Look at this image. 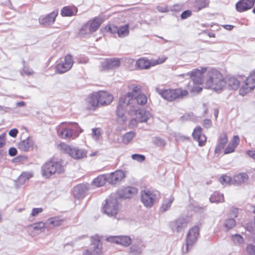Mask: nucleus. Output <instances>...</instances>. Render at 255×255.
Here are the masks:
<instances>
[{"instance_id":"1","label":"nucleus","mask_w":255,"mask_h":255,"mask_svg":"<svg viewBox=\"0 0 255 255\" xmlns=\"http://www.w3.org/2000/svg\"><path fill=\"white\" fill-rule=\"evenodd\" d=\"M226 85L223 75L216 69H211L207 73L204 87L217 92L222 91Z\"/></svg>"},{"instance_id":"2","label":"nucleus","mask_w":255,"mask_h":255,"mask_svg":"<svg viewBox=\"0 0 255 255\" xmlns=\"http://www.w3.org/2000/svg\"><path fill=\"white\" fill-rule=\"evenodd\" d=\"M82 132V129L75 122L62 123L58 131L59 136L66 139H75Z\"/></svg>"},{"instance_id":"3","label":"nucleus","mask_w":255,"mask_h":255,"mask_svg":"<svg viewBox=\"0 0 255 255\" xmlns=\"http://www.w3.org/2000/svg\"><path fill=\"white\" fill-rule=\"evenodd\" d=\"M207 71V68L202 67L200 69H195L191 72L188 73L187 75L189 76L193 82V85L189 83L187 85L186 88L188 91L191 93H199L202 90V88L200 86L204 84L203 78L204 75Z\"/></svg>"},{"instance_id":"4","label":"nucleus","mask_w":255,"mask_h":255,"mask_svg":"<svg viewBox=\"0 0 255 255\" xmlns=\"http://www.w3.org/2000/svg\"><path fill=\"white\" fill-rule=\"evenodd\" d=\"M104 213L108 216L119 219L121 217L120 205L115 198L109 197L103 206Z\"/></svg>"},{"instance_id":"5","label":"nucleus","mask_w":255,"mask_h":255,"mask_svg":"<svg viewBox=\"0 0 255 255\" xmlns=\"http://www.w3.org/2000/svg\"><path fill=\"white\" fill-rule=\"evenodd\" d=\"M159 94L164 99L169 101H172L177 99H182L187 97L189 92L187 89L178 88L174 89L163 90Z\"/></svg>"},{"instance_id":"6","label":"nucleus","mask_w":255,"mask_h":255,"mask_svg":"<svg viewBox=\"0 0 255 255\" xmlns=\"http://www.w3.org/2000/svg\"><path fill=\"white\" fill-rule=\"evenodd\" d=\"M64 170V167L60 162L49 161L43 166L42 174L43 176L47 178L56 173H62Z\"/></svg>"},{"instance_id":"7","label":"nucleus","mask_w":255,"mask_h":255,"mask_svg":"<svg viewBox=\"0 0 255 255\" xmlns=\"http://www.w3.org/2000/svg\"><path fill=\"white\" fill-rule=\"evenodd\" d=\"M91 242L92 246L91 250H85L82 255H103V244L100 237L98 236L92 237Z\"/></svg>"},{"instance_id":"8","label":"nucleus","mask_w":255,"mask_h":255,"mask_svg":"<svg viewBox=\"0 0 255 255\" xmlns=\"http://www.w3.org/2000/svg\"><path fill=\"white\" fill-rule=\"evenodd\" d=\"M104 29L111 34H117L120 38H124L129 34V24H126L118 27L115 24H109L104 27Z\"/></svg>"},{"instance_id":"9","label":"nucleus","mask_w":255,"mask_h":255,"mask_svg":"<svg viewBox=\"0 0 255 255\" xmlns=\"http://www.w3.org/2000/svg\"><path fill=\"white\" fill-rule=\"evenodd\" d=\"M130 104V102H129V100H127L125 96L120 99L116 111L118 122L122 124L126 122L127 118L125 115V113L126 111V107Z\"/></svg>"},{"instance_id":"10","label":"nucleus","mask_w":255,"mask_h":255,"mask_svg":"<svg viewBox=\"0 0 255 255\" xmlns=\"http://www.w3.org/2000/svg\"><path fill=\"white\" fill-rule=\"evenodd\" d=\"M141 92V87L135 86L132 89L131 92L128 93L125 96L127 100H129V101L134 98L136 99L139 105H144L146 104L147 99L146 96Z\"/></svg>"},{"instance_id":"11","label":"nucleus","mask_w":255,"mask_h":255,"mask_svg":"<svg viewBox=\"0 0 255 255\" xmlns=\"http://www.w3.org/2000/svg\"><path fill=\"white\" fill-rule=\"evenodd\" d=\"M64 152L75 159H82L87 156V152L83 149L72 147L69 144H60Z\"/></svg>"},{"instance_id":"12","label":"nucleus","mask_w":255,"mask_h":255,"mask_svg":"<svg viewBox=\"0 0 255 255\" xmlns=\"http://www.w3.org/2000/svg\"><path fill=\"white\" fill-rule=\"evenodd\" d=\"M73 63L74 60L72 55L67 54L65 56L64 61L56 65L55 70L59 74L64 73L72 67Z\"/></svg>"},{"instance_id":"13","label":"nucleus","mask_w":255,"mask_h":255,"mask_svg":"<svg viewBox=\"0 0 255 255\" xmlns=\"http://www.w3.org/2000/svg\"><path fill=\"white\" fill-rule=\"evenodd\" d=\"M255 88V72L250 74L239 90L241 95L245 96Z\"/></svg>"},{"instance_id":"14","label":"nucleus","mask_w":255,"mask_h":255,"mask_svg":"<svg viewBox=\"0 0 255 255\" xmlns=\"http://www.w3.org/2000/svg\"><path fill=\"white\" fill-rule=\"evenodd\" d=\"M199 235V228L196 226L190 229L187 234L186 240V252H189L191 248L196 242Z\"/></svg>"},{"instance_id":"15","label":"nucleus","mask_w":255,"mask_h":255,"mask_svg":"<svg viewBox=\"0 0 255 255\" xmlns=\"http://www.w3.org/2000/svg\"><path fill=\"white\" fill-rule=\"evenodd\" d=\"M155 197L156 195L154 193L148 189L141 192V201L146 207H151L153 205Z\"/></svg>"},{"instance_id":"16","label":"nucleus","mask_w":255,"mask_h":255,"mask_svg":"<svg viewBox=\"0 0 255 255\" xmlns=\"http://www.w3.org/2000/svg\"><path fill=\"white\" fill-rule=\"evenodd\" d=\"M121 60L119 58H107L102 63V70H113L119 67Z\"/></svg>"},{"instance_id":"17","label":"nucleus","mask_w":255,"mask_h":255,"mask_svg":"<svg viewBox=\"0 0 255 255\" xmlns=\"http://www.w3.org/2000/svg\"><path fill=\"white\" fill-rule=\"evenodd\" d=\"M126 173L122 170H116L110 173L107 178V181L110 184H116L121 182L126 177Z\"/></svg>"},{"instance_id":"18","label":"nucleus","mask_w":255,"mask_h":255,"mask_svg":"<svg viewBox=\"0 0 255 255\" xmlns=\"http://www.w3.org/2000/svg\"><path fill=\"white\" fill-rule=\"evenodd\" d=\"M58 13V10L55 9L48 14L41 16L39 19L40 23L43 25H49L54 23Z\"/></svg>"},{"instance_id":"19","label":"nucleus","mask_w":255,"mask_h":255,"mask_svg":"<svg viewBox=\"0 0 255 255\" xmlns=\"http://www.w3.org/2000/svg\"><path fill=\"white\" fill-rule=\"evenodd\" d=\"M103 20L101 18L95 17L86 23L81 29V31L82 32L88 27L90 32H95L99 28Z\"/></svg>"},{"instance_id":"20","label":"nucleus","mask_w":255,"mask_h":255,"mask_svg":"<svg viewBox=\"0 0 255 255\" xmlns=\"http://www.w3.org/2000/svg\"><path fill=\"white\" fill-rule=\"evenodd\" d=\"M137 189L131 186L125 187L119 191L120 196L125 199L133 198L137 195Z\"/></svg>"},{"instance_id":"21","label":"nucleus","mask_w":255,"mask_h":255,"mask_svg":"<svg viewBox=\"0 0 255 255\" xmlns=\"http://www.w3.org/2000/svg\"><path fill=\"white\" fill-rule=\"evenodd\" d=\"M255 0H240L236 4V10L240 12L247 11L252 8Z\"/></svg>"},{"instance_id":"22","label":"nucleus","mask_w":255,"mask_h":255,"mask_svg":"<svg viewBox=\"0 0 255 255\" xmlns=\"http://www.w3.org/2000/svg\"><path fill=\"white\" fill-rule=\"evenodd\" d=\"M108 240L113 243L128 246L131 244V239L128 236H115L108 238Z\"/></svg>"},{"instance_id":"23","label":"nucleus","mask_w":255,"mask_h":255,"mask_svg":"<svg viewBox=\"0 0 255 255\" xmlns=\"http://www.w3.org/2000/svg\"><path fill=\"white\" fill-rule=\"evenodd\" d=\"M100 104L107 105L110 104L113 100V96L107 92L100 91L97 92Z\"/></svg>"},{"instance_id":"24","label":"nucleus","mask_w":255,"mask_h":255,"mask_svg":"<svg viewBox=\"0 0 255 255\" xmlns=\"http://www.w3.org/2000/svg\"><path fill=\"white\" fill-rule=\"evenodd\" d=\"M202 128L198 126L196 127L192 132L193 139L199 142V143H205L207 141V137L202 134Z\"/></svg>"},{"instance_id":"25","label":"nucleus","mask_w":255,"mask_h":255,"mask_svg":"<svg viewBox=\"0 0 255 255\" xmlns=\"http://www.w3.org/2000/svg\"><path fill=\"white\" fill-rule=\"evenodd\" d=\"M88 190V186L83 184H78L73 189V193L77 198H83Z\"/></svg>"},{"instance_id":"26","label":"nucleus","mask_w":255,"mask_h":255,"mask_svg":"<svg viewBox=\"0 0 255 255\" xmlns=\"http://www.w3.org/2000/svg\"><path fill=\"white\" fill-rule=\"evenodd\" d=\"M87 103L89 110H95L100 105L97 93H93L88 99Z\"/></svg>"},{"instance_id":"27","label":"nucleus","mask_w":255,"mask_h":255,"mask_svg":"<svg viewBox=\"0 0 255 255\" xmlns=\"http://www.w3.org/2000/svg\"><path fill=\"white\" fill-rule=\"evenodd\" d=\"M78 8L74 5L65 6L61 10V15L63 17H70L76 15Z\"/></svg>"},{"instance_id":"28","label":"nucleus","mask_w":255,"mask_h":255,"mask_svg":"<svg viewBox=\"0 0 255 255\" xmlns=\"http://www.w3.org/2000/svg\"><path fill=\"white\" fill-rule=\"evenodd\" d=\"M135 116L139 123H145L149 119L150 114L144 109H138L135 112Z\"/></svg>"},{"instance_id":"29","label":"nucleus","mask_w":255,"mask_h":255,"mask_svg":"<svg viewBox=\"0 0 255 255\" xmlns=\"http://www.w3.org/2000/svg\"><path fill=\"white\" fill-rule=\"evenodd\" d=\"M151 63V60L149 61L146 58H141L136 61V66L141 69H148L151 66H153Z\"/></svg>"},{"instance_id":"30","label":"nucleus","mask_w":255,"mask_h":255,"mask_svg":"<svg viewBox=\"0 0 255 255\" xmlns=\"http://www.w3.org/2000/svg\"><path fill=\"white\" fill-rule=\"evenodd\" d=\"M226 84L230 89L236 90L239 88L240 82L237 77L231 76L228 78Z\"/></svg>"},{"instance_id":"31","label":"nucleus","mask_w":255,"mask_h":255,"mask_svg":"<svg viewBox=\"0 0 255 255\" xmlns=\"http://www.w3.org/2000/svg\"><path fill=\"white\" fill-rule=\"evenodd\" d=\"M65 220L60 217L56 216L50 218L47 220V223L53 227H58L63 224Z\"/></svg>"},{"instance_id":"32","label":"nucleus","mask_w":255,"mask_h":255,"mask_svg":"<svg viewBox=\"0 0 255 255\" xmlns=\"http://www.w3.org/2000/svg\"><path fill=\"white\" fill-rule=\"evenodd\" d=\"M249 176L246 173L238 174L234 177V182L235 184L240 185L248 181Z\"/></svg>"},{"instance_id":"33","label":"nucleus","mask_w":255,"mask_h":255,"mask_svg":"<svg viewBox=\"0 0 255 255\" xmlns=\"http://www.w3.org/2000/svg\"><path fill=\"white\" fill-rule=\"evenodd\" d=\"M209 4V0H195L194 7L197 11H199L207 7Z\"/></svg>"},{"instance_id":"34","label":"nucleus","mask_w":255,"mask_h":255,"mask_svg":"<svg viewBox=\"0 0 255 255\" xmlns=\"http://www.w3.org/2000/svg\"><path fill=\"white\" fill-rule=\"evenodd\" d=\"M210 200L213 203L222 202L224 201V195L218 192H215L211 196Z\"/></svg>"},{"instance_id":"35","label":"nucleus","mask_w":255,"mask_h":255,"mask_svg":"<svg viewBox=\"0 0 255 255\" xmlns=\"http://www.w3.org/2000/svg\"><path fill=\"white\" fill-rule=\"evenodd\" d=\"M33 176L31 172H23L19 176L17 180L20 183H24L26 181L28 180Z\"/></svg>"},{"instance_id":"36","label":"nucleus","mask_w":255,"mask_h":255,"mask_svg":"<svg viewBox=\"0 0 255 255\" xmlns=\"http://www.w3.org/2000/svg\"><path fill=\"white\" fill-rule=\"evenodd\" d=\"M107 178L105 175H101L95 178L93 181L94 185L100 187L103 186L106 182Z\"/></svg>"},{"instance_id":"37","label":"nucleus","mask_w":255,"mask_h":255,"mask_svg":"<svg viewBox=\"0 0 255 255\" xmlns=\"http://www.w3.org/2000/svg\"><path fill=\"white\" fill-rule=\"evenodd\" d=\"M174 200V198L173 197H170L165 200L162 204L161 210L163 212L168 210L170 208Z\"/></svg>"},{"instance_id":"38","label":"nucleus","mask_w":255,"mask_h":255,"mask_svg":"<svg viewBox=\"0 0 255 255\" xmlns=\"http://www.w3.org/2000/svg\"><path fill=\"white\" fill-rule=\"evenodd\" d=\"M176 230L177 232L187 227L188 222L185 219H179L176 221Z\"/></svg>"},{"instance_id":"39","label":"nucleus","mask_w":255,"mask_h":255,"mask_svg":"<svg viewBox=\"0 0 255 255\" xmlns=\"http://www.w3.org/2000/svg\"><path fill=\"white\" fill-rule=\"evenodd\" d=\"M135 133L134 131H129L126 133L123 137V141L124 143H129L135 137Z\"/></svg>"},{"instance_id":"40","label":"nucleus","mask_w":255,"mask_h":255,"mask_svg":"<svg viewBox=\"0 0 255 255\" xmlns=\"http://www.w3.org/2000/svg\"><path fill=\"white\" fill-rule=\"evenodd\" d=\"M168 59V57L166 56L165 55H161L158 57V58L156 60L152 59L151 60V65H152L153 66L161 64L163 63H164L166 60Z\"/></svg>"},{"instance_id":"41","label":"nucleus","mask_w":255,"mask_h":255,"mask_svg":"<svg viewBox=\"0 0 255 255\" xmlns=\"http://www.w3.org/2000/svg\"><path fill=\"white\" fill-rule=\"evenodd\" d=\"M31 226L33 227L34 230L40 231H43L46 228V223L43 222L36 223Z\"/></svg>"},{"instance_id":"42","label":"nucleus","mask_w":255,"mask_h":255,"mask_svg":"<svg viewBox=\"0 0 255 255\" xmlns=\"http://www.w3.org/2000/svg\"><path fill=\"white\" fill-rule=\"evenodd\" d=\"M236 226V221L234 219H229L225 221L224 226L227 230L232 229Z\"/></svg>"},{"instance_id":"43","label":"nucleus","mask_w":255,"mask_h":255,"mask_svg":"<svg viewBox=\"0 0 255 255\" xmlns=\"http://www.w3.org/2000/svg\"><path fill=\"white\" fill-rule=\"evenodd\" d=\"M219 181L222 184H227L231 182L232 179L230 176L223 174L219 178Z\"/></svg>"},{"instance_id":"44","label":"nucleus","mask_w":255,"mask_h":255,"mask_svg":"<svg viewBox=\"0 0 255 255\" xmlns=\"http://www.w3.org/2000/svg\"><path fill=\"white\" fill-rule=\"evenodd\" d=\"M247 255H255V246L253 244L248 245L246 248Z\"/></svg>"},{"instance_id":"45","label":"nucleus","mask_w":255,"mask_h":255,"mask_svg":"<svg viewBox=\"0 0 255 255\" xmlns=\"http://www.w3.org/2000/svg\"><path fill=\"white\" fill-rule=\"evenodd\" d=\"M102 134V129L100 128H93L92 135L93 138L98 139Z\"/></svg>"},{"instance_id":"46","label":"nucleus","mask_w":255,"mask_h":255,"mask_svg":"<svg viewBox=\"0 0 255 255\" xmlns=\"http://www.w3.org/2000/svg\"><path fill=\"white\" fill-rule=\"evenodd\" d=\"M131 157L133 160L140 162H143L145 158L144 155L138 154H133L132 155Z\"/></svg>"},{"instance_id":"47","label":"nucleus","mask_w":255,"mask_h":255,"mask_svg":"<svg viewBox=\"0 0 255 255\" xmlns=\"http://www.w3.org/2000/svg\"><path fill=\"white\" fill-rule=\"evenodd\" d=\"M139 123L138 120L136 118H132L131 119L128 123V127L130 128H136L138 124Z\"/></svg>"},{"instance_id":"48","label":"nucleus","mask_w":255,"mask_h":255,"mask_svg":"<svg viewBox=\"0 0 255 255\" xmlns=\"http://www.w3.org/2000/svg\"><path fill=\"white\" fill-rule=\"evenodd\" d=\"M236 146L235 144H229L228 146L226 147L224 151V154H228L233 152L235 150Z\"/></svg>"},{"instance_id":"49","label":"nucleus","mask_w":255,"mask_h":255,"mask_svg":"<svg viewBox=\"0 0 255 255\" xmlns=\"http://www.w3.org/2000/svg\"><path fill=\"white\" fill-rule=\"evenodd\" d=\"M228 141L227 135L226 133H222L219 137V143H227Z\"/></svg>"},{"instance_id":"50","label":"nucleus","mask_w":255,"mask_h":255,"mask_svg":"<svg viewBox=\"0 0 255 255\" xmlns=\"http://www.w3.org/2000/svg\"><path fill=\"white\" fill-rule=\"evenodd\" d=\"M43 210L42 208H33L30 215L32 217L36 216L39 213H42L43 212Z\"/></svg>"},{"instance_id":"51","label":"nucleus","mask_w":255,"mask_h":255,"mask_svg":"<svg viewBox=\"0 0 255 255\" xmlns=\"http://www.w3.org/2000/svg\"><path fill=\"white\" fill-rule=\"evenodd\" d=\"M192 15V11L190 10H186L183 11L181 14V17L182 19H186L190 17Z\"/></svg>"},{"instance_id":"52","label":"nucleus","mask_w":255,"mask_h":255,"mask_svg":"<svg viewBox=\"0 0 255 255\" xmlns=\"http://www.w3.org/2000/svg\"><path fill=\"white\" fill-rule=\"evenodd\" d=\"M225 145V144H219L215 149V152L216 153H221L222 152L224 153V151L225 149L224 147Z\"/></svg>"},{"instance_id":"53","label":"nucleus","mask_w":255,"mask_h":255,"mask_svg":"<svg viewBox=\"0 0 255 255\" xmlns=\"http://www.w3.org/2000/svg\"><path fill=\"white\" fill-rule=\"evenodd\" d=\"M212 125V121L210 119H206L203 121V126L206 128H209Z\"/></svg>"},{"instance_id":"54","label":"nucleus","mask_w":255,"mask_h":255,"mask_svg":"<svg viewBox=\"0 0 255 255\" xmlns=\"http://www.w3.org/2000/svg\"><path fill=\"white\" fill-rule=\"evenodd\" d=\"M30 147V144H18V148L24 151H26Z\"/></svg>"},{"instance_id":"55","label":"nucleus","mask_w":255,"mask_h":255,"mask_svg":"<svg viewBox=\"0 0 255 255\" xmlns=\"http://www.w3.org/2000/svg\"><path fill=\"white\" fill-rule=\"evenodd\" d=\"M234 241H237L239 243H242L243 242L244 240L242 237L239 235H236L234 236Z\"/></svg>"},{"instance_id":"56","label":"nucleus","mask_w":255,"mask_h":255,"mask_svg":"<svg viewBox=\"0 0 255 255\" xmlns=\"http://www.w3.org/2000/svg\"><path fill=\"white\" fill-rule=\"evenodd\" d=\"M18 133V130L16 128H13L9 130V134L11 136L13 137H15L16 136L17 134Z\"/></svg>"},{"instance_id":"57","label":"nucleus","mask_w":255,"mask_h":255,"mask_svg":"<svg viewBox=\"0 0 255 255\" xmlns=\"http://www.w3.org/2000/svg\"><path fill=\"white\" fill-rule=\"evenodd\" d=\"M8 153L11 156H15L17 154V150L14 147H11L9 149Z\"/></svg>"},{"instance_id":"58","label":"nucleus","mask_w":255,"mask_h":255,"mask_svg":"<svg viewBox=\"0 0 255 255\" xmlns=\"http://www.w3.org/2000/svg\"><path fill=\"white\" fill-rule=\"evenodd\" d=\"M240 141L239 137L238 135H234L232 139V143H238Z\"/></svg>"},{"instance_id":"59","label":"nucleus","mask_w":255,"mask_h":255,"mask_svg":"<svg viewBox=\"0 0 255 255\" xmlns=\"http://www.w3.org/2000/svg\"><path fill=\"white\" fill-rule=\"evenodd\" d=\"M6 136L5 133L0 135V143H4L5 142Z\"/></svg>"},{"instance_id":"60","label":"nucleus","mask_w":255,"mask_h":255,"mask_svg":"<svg viewBox=\"0 0 255 255\" xmlns=\"http://www.w3.org/2000/svg\"><path fill=\"white\" fill-rule=\"evenodd\" d=\"M23 71L27 75H31L34 74V72L32 70H29L27 68L24 69Z\"/></svg>"},{"instance_id":"61","label":"nucleus","mask_w":255,"mask_h":255,"mask_svg":"<svg viewBox=\"0 0 255 255\" xmlns=\"http://www.w3.org/2000/svg\"><path fill=\"white\" fill-rule=\"evenodd\" d=\"M247 154L251 157L255 159V151L254 150H248Z\"/></svg>"},{"instance_id":"62","label":"nucleus","mask_w":255,"mask_h":255,"mask_svg":"<svg viewBox=\"0 0 255 255\" xmlns=\"http://www.w3.org/2000/svg\"><path fill=\"white\" fill-rule=\"evenodd\" d=\"M223 27L225 29H226L227 30H232L233 28V27H234V26L233 25H223Z\"/></svg>"},{"instance_id":"63","label":"nucleus","mask_w":255,"mask_h":255,"mask_svg":"<svg viewBox=\"0 0 255 255\" xmlns=\"http://www.w3.org/2000/svg\"><path fill=\"white\" fill-rule=\"evenodd\" d=\"M25 105V103L24 101H20L16 103L17 107H23Z\"/></svg>"},{"instance_id":"64","label":"nucleus","mask_w":255,"mask_h":255,"mask_svg":"<svg viewBox=\"0 0 255 255\" xmlns=\"http://www.w3.org/2000/svg\"><path fill=\"white\" fill-rule=\"evenodd\" d=\"M23 158H24V157H23V156H17L16 158H15L14 159H13V162L20 161Z\"/></svg>"}]
</instances>
